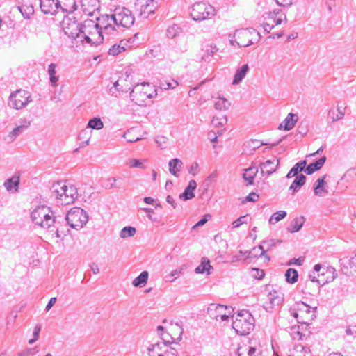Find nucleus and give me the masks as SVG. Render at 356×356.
<instances>
[{"label":"nucleus","mask_w":356,"mask_h":356,"mask_svg":"<svg viewBox=\"0 0 356 356\" xmlns=\"http://www.w3.org/2000/svg\"><path fill=\"white\" fill-rule=\"evenodd\" d=\"M106 20L104 32L108 35H115L120 28H130L134 23L135 17L132 12L124 7H118L111 15L103 17Z\"/></svg>","instance_id":"obj_1"},{"label":"nucleus","mask_w":356,"mask_h":356,"mask_svg":"<svg viewBox=\"0 0 356 356\" xmlns=\"http://www.w3.org/2000/svg\"><path fill=\"white\" fill-rule=\"evenodd\" d=\"M104 33L107 34L104 32V26L102 28L93 20H85L81 30V41L97 45L102 42Z\"/></svg>","instance_id":"obj_2"},{"label":"nucleus","mask_w":356,"mask_h":356,"mask_svg":"<svg viewBox=\"0 0 356 356\" xmlns=\"http://www.w3.org/2000/svg\"><path fill=\"white\" fill-rule=\"evenodd\" d=\"M32 222L44 229H51L58 223V218L49 207L38 206L31 213Z\"/></svg>","instance_id":"obj_3"},{"label":"nucleus","mask_w":356,"mask_h":356,"mask_svg":"<svg viewBox=\"0 0 356 356\" xmlns=\"http://www.w3.org/2000/svg\"><path fill=\"white\" fill-rule=\"evenodd\" d=\"M317 307L312 309L303 302H296L289 309L290 314L299 323L310 324L316 316Z\"/></svg>","instance_id":"obj_4"},{"label":"nucleus","mask_w":356,"mask_h":356,"mask_svg":"<svg viewBox=\"0 0 356 356\" xmlns=\"http://www.w3.org/2000/svg\"><path fill=\"white\" fill-rule=\"evenodd\" d=\"M254 327V318L248 310H241L232 322V327L240 335L248 334Z\"/></svg>","instance_id":"obj_5"},{"label":"nucleus","mask_w":356,"mask_h":356,"mask_svg":"<svg viewBox=\"0 0 356 356\" xmlns=\"http://www.w3.org/2000/svg\"><path fill=\"white\" fill-rule=\"evenodd\" d=\"M234 40H231L232 45L236 44L239 47H248L258 42L261 38L260 33L253 28L239 29L236 31Z\"/></svg>","instance_id":"obj_6"},{"label":"nucleus","mask_w":356,"mask_h":356,"mask_svg":"<svg viewBox=\"0 0 356 356\" xmlns=\"http://www.w3.org/2000/svg\"><path fill=\"white\" fill-rule=\"evenodd\" d=\"M65 220L72 228L79 229L88 222V216L83 209L74 207L67 212Z\"/></svg>","instance_id":"obj_7"},{"label":"nucleus","mask_w":356,"mask_h":356,"mask_svg":"<svg viewBox=\"0 0 356 356\" xmlns=\"http://www.w3.org/2000/svg\"><path fill=\"white\" fill-rule=\"evenodd\" d=\"M215 15V9L207 2L195 3L191 12V16L195 21H202L211 18Z\"/></svg>","instance_id":"obj_8"},{"label":"nucleus","mask_w":356,"mask_h":356,"mask_svg":"<svg viewBox=\"0 0 356 356\" xmlns=\"http://www.w3.org/2000/svg\"><path fill=\"white\" fill-rule=\"evenodd\" d=\"M31 100V96L28 91L17 90L10 94L8 104L10 107L19 110L25 107Z\"/></svg>","instance_id":"obj_9"},{"label":"nucleus","mask_w":356,"mask_h":356,"mask_svg":"<svg viewBox=\"0 0 356 356\" xmlns=\"http://www.w3.org/2000/svg\"><path fill=\"white\" fill-rule=\"evenodd\" d=\"M150 87L149 83H143L140 86L137 85L130 92V98L134 101L136 104H140L144 102L147 97L152 99L157 95V90L154 89L153 93H148L147 88Z\"/></svg>","instance_id":"obj_10"},{"label":"nucleus","mask_w":356,"mask_h":356,"mask_svg":"<svg viewBox=\"0 0 356 356\" xmlns=\"http://www.w3.org/2000/svg\"><path fill=\"white\" fill-rule=\"evenodd\" d=\"M62 29L65 35L72 39L81 38L82 24H79L74 19L65 17L61 24Z\"/></svg>","instance_id":"obj_11"},{"label":"nucleus","mask_w":356,"mask_h":356,"mask_svg":"<svg viewBox=\"0 0 356 356\" xmlns=\"http://www.w3.org/2000/svg\"><path fill=\"white\" fill-rule=\"evenodd\" d=\"M135 7L140 15L147 17L155 13L159 8V3L155 0H137Z\"/></svg>","instance_id":"obj_12"},{"label":"nucleus","mask_w":356,"mask_h":356,"mask_svg":"<svg viewBox=\"0 0 356 356\" xmlns=\"http://www.w3.org/2000/svg\"><path fill=\"white\" fill-rule=\"evenodd\" d=\"M321 286H322L321 277L318 276L317 277L315 274L312 273L309 274V280L305 282L302 291L305 294L314 295L316 292L319 291Z\"/></svg>","instance_id":"obj_13"},{"label":"nucleus","mask_w":356,"mask_h":356,"mask_svg":"<svg viewBox=\"0 0 356 356\" xmlns=\"http://www.w3.org/2000/svg\"><path fill=\"white\" fill-rule=\"evenodd\" d=\"M67 186L66 181H59L52 184L51 187V195L56 200L57 204H60L59 201H63L65 188Z\"/></svg>","instance_id":"obj_14"},{"label":"nucleus","mask_w":356,"mask_h":356,"mask_svg":"<svg viewBox=\"0 0 356 356\" xmlns=\"http://www.w3.org/2000/svg\"><path fill=\"white\" fill-rule=\"evenodd\" d=\"M81 6L86 15L92 16L99 10V0H81Z\"/></svg>","instance_id":"obj_15"},{"label":"nucleus","mask_w":356,"mask_h":356,"mask_svg":"<svg viewBox=\"0 0 356 356\" xmlns=\"http://www.w3.org/2000/svg\"><path fill=\"white\" fill-rule=\"evenodd\" d=\"M327 175H324L319 177L314 184V192L317 196L321 197L328 193L327 184L325 179L327 178Z\"/></svg>","instance_id":"obj_16"},{"label":"nucleus","mask_w":356,"mask_h":356,"mask_svg":"<svg viewBox=\"0 0 356 356\" xmlns=\"http://www.w3.org/2000/svg\"><path fill=\"white\" fill-rule=\"evenodd\" d=\"M19 124L8 135L9 142H13L17 136L22 134V133L30 126L31 122L23 119L19 122Z\"/></svg>","instance_id":"obj_17"},{"label":"nucleus","mask_w":356,"mask_h":356,"mask_svg":"<svg viewBox=\"0 0 356 356\" xmlns=\"http://www.w3.org/2000/svg\"><path fill=\"white\" fill-rule=\"evenodd\" d=\"M40 5L45 14L56 15L58 10L57 0H40Z\"/></svg>","instance_id":"obj_18"},{"label":"nucleus","mask_w":356,"mask_h":356,"mask_svg":"<svg viewBox=\"0 0 356 356\" xmlns=\"http://www.w3.org/2000/svg\"><path fill=\"white\" fill-rule=\"evenodd\" d=\"M287 356H312L309 347L302 344H295L292 348H289L286 352Z\"/></svg>","instance_id":"obj_19"},{"label":"nucleus","mask_w":356,"mask_h":356,"mask_svg":"<svg viewBox=\"0 0 356 356\" xmlns=\"http://www.w3.org/2000/svg\"><path fill=\"white\" fill-rule=\"evenodd\" d=\"M256 341L251 340L249 341V346L241 347L238 349V356H259L260 350H257L254 346Z\"/></svg>","instance_id":"obj_20"},{"label":"nucleus","mask_w":356,"mask_h":356,"mask_svg":"<svg viewBox=\"0 0 356 356\" xmlns=\"http://www.w3.org/2000/svg\"><path fill=\"white\" fill-rule=\"evenodd\" d=\"M65 192L63 201H59L60 204H69L72 203L77 197V189L72 184H67Z\"/></svg>","instance_id":"obj_21"},{"label":"nucleus","mask_w":356,"mask_h":356,"mask_svg":"<svg viewBox=\"0 0 356 356\" xmlns=\"http://www.w3.org/2000/svg\"><path fill=\"white\" fill-rule=\"evenodd\" d=\"M298 120V117L296 114L290 113L287 115V116L282 121V122L279 125L278 129H283L284 130L289 131L294 127Z\"/></svg>","instance_id":"obj_22"},{"label":"nucleus","mask_w":356,"mask_h":356,"mask_svg":"<svg viewBox=\"0 0 356 356\" xmlns=\"http://www.w3.org/2000/svg\"><path fill=\"white\" fill-rule=\"evenodd\" d=\"M166 346L167 344L165 341L152 344L148 348V354L149 356H164Z\"/></svg>","instance_id":"obj_23"},{"label":"nucleus","mask_w":356,"mask_h":356,"mask_svg":"<svg viewBox=\"0 0 356 356\" xmlns=\"http://www.w3.org/2000/svg\"><path fill=\"white\" fill-rule=\"evenodd\" d=\"M197 187L195 180H191L184 191L179 195V198L183 201L191 200L195 197L194 191Z\"/></svg>","instance_id":"obj_24"},{"label":"nucleus","mask_w":356,"mask_h":356,"mask_svg":"<svg viewBox=\"0 0 356 356\" xmlns=\"http://www.w3.org/2000/svg\"><path fill=\"white\" fill-rule=\"evenodd\" d=\"M58 9L63 12L72 13L76 9L75 0H57Z\"/></svg>","instance_id":"obj_25"},{"label":"nucleus","mask_w":356,"mask_h":356,"mask_svg":"<svg viewBox=\"0 0 356 356\" xmlns=\"http://www.w3.org/2000/svg\"><path fill=\"white\" fill-rule=\"evenodd\" d=\"M268 300L273 306H279L284 301V294L280 291L273 290L268 293Z\"/></svg>","instance_id":"obj_26"},{"label":"nucleus","mask_w":356,"mask_h":356,"mask_svg":"<svg viewBox=\"0 0 356 356\" xmlns=\"http://www.w3.org/2000/svg\"><path fill=\"white\" fill-rule=\"evenodd\" d=\"M325 272H323L321 274H318L319 277H321L322 286L326 283L332 282L337 277L336 270L332 267H327L325 269Z\"/></svg>","instance_id":"obj_27"},{"label":"nucleus","mask_w":356,"mask_h":356,"mask_svg":"<svg viewBox=\"0 0 356 356\" xmlns=\"http://www.w3.org/2000/svg\"><path fill=\"white\" fill-rule=\"evenodd\" d=\"M325 161H326V157L323 156L321 158H320L318 160H317L316 161H315L312 163H310L307 167H305V173L307 175H312L314 172L319 170L324 165Z\"/></svg>","instance_id":"obj_28"},{"label":"nucleus","mask_w":356,"mask_h":356,"mask_svg":"<svg viewBox=\"0 0 356 356\" xmlns=\"http://www.w3.org/2000/svg\"><path fill=\"white\" fill-rule=\"evenodd\" d=\"M248 71L249 66L248 64H245L241 67H239L234 74L232 84L238 85V83H240L242 81V80L245 78Z\"/></svg>","instance_id":"obj_29"},{"label":"nucleus","mask_w":356,"mask_h":356,"mask_svg":"<svg viewBox=\"0 0 356 356\" xmlns=\"http://www.w3.org/2000/svg\"><path fill=\"white\" fill-rule=\"evenodd\" d=\"M169 171L175 177H178V173L181 171L183 162L179 159H171L169 163Z\"/></svg>","instance_id":"obj_30"},{"label":"nucleus","mask_w":356,"mask_h":356,"mask_svg":"<svg viewBox=\"0 0 356 356\" xmlns=\"http://www.w3.org/2000/svg\"><path fill=\"white\" fill-rule=\"evenodd\" d=\"M305 222V218L303 216L296 217L290 223L287 227V230L291 233L298 232Z\"/></svg>","instance_id":"obj_31"},{"label":"nucleus","mask_w":356,"mask_h":356,"mask_svg":"<svg viewBox=\"0 0 356 356\" xmlns=\"http://www.w3.org/2000/svg\"><path fill=\"white\" fill-rule=\"evenodd\" d=\"M306 164L307 162L305 160L298 162L288 172V174L286 175V178L290 179L293 177L298 176L297 175L298 174V172L305 170Z\"/></svg>","instance_id":"obj_32"},{"label":"nucleus","mask_w":356,"mask_h":356,"mask_svg":"<svg viewBox=\"0 0 356 356\" xmlns=\"http://www.w3.org/2000/svg\"><path fill=\"white\" fill-rule=\"evenodd\" d=\"M258 172V168L257 167H250L245 170L243 174V178L245 181H248L249 184H253L254 177Z\"/></svg>","instance_id":"obj_33"},{"label":"nucleus","mask_w":356,"mask_h":356,"mask_svg":"<svg viewBox=\"0 0 356 356\" xmlns=\"http://www.w3.org/2000/svg\"><path fill=\"white\" fill-rule=\"evenodd\" d=\"M306 177L300 174L296 176V179L289 187V190L293 191V193L297 192L301 186L305 184Z\"/></svg>","instance_id":"obj_34"},{"label":"nucleus","mask_w":356,"mask_h":356,"mask_svg":"<svg viewBox=\"0 0 356 356\" xmlns=\"http://www.w3.org/2000/svg\"><path fill=\"white\" fill-rule=\"evenodd\" d=\"M267 251L265 250L264 246L259 245L258 247L254 248L252 251L248 252L249 257H264L268 261L270 260V257L266 254Z\"/></svg>","instance_id":"obj_35"},{"label":"nucleus","mask_w":356,"mask_h":356,"mask_svg":"<svg viewBox=\"0 0 356 356\" xmlns=\"http://www.w3.org/2000/svg\"><path fill=\"white\" fill-rule=\"evenodd\" d=\"M280 13H281V10H278L277 11L274 10L273 12L268 13H266L267 17H265V19H267V20L272 19L273 22L274 24H275L276 25H279L283 22V19L281 17H277V15ZM283 15H284V20L286 22L287 19H286L285 14H283Z\"/></svg>","instance_id":"obj_36"},{"label":"nucleus","mask_w":356,"mask_h":356,"mask_svg":"<svg viewBox=\"0 0 356 356\" xmlns=\"http://www.w3.org/2000/svg\"><path fill=\"white\" fill-rule=\"evenodd\" d=\"M227 309V306H224L220 304H211L208 309L207 312L211 315L213 316L214 318H217L218 315H216L214 312L218 313L220 315L223 314L222 312Z\"/></svg>","instance_id":"obj_37"},{"label":"nucleus","mask_w":356,"mask_h":356,"mask_svg":"<svg viewBox=\"0 0 356 356\" xmlns=\"http://www.w3.org/2000/svg\"><path fill=\"white\" fill-rule=\"evenodd\" d=\"M149 273L147 271H143L137 277H136L133 282L132 284L135 287H142L145 286L148 280Z\"/></svg>","instance_id":"obj_38"},{"label":"nucleus","mask_w":356,"mask_h":356,"mask_svg":"<svg viewBox=\"0 0 356 356\" xmlns=\"http://www.w3.org/2000/svg\"><path fill=\"white\" fill-rule=\"evenodd\" d=\"M212 266L210 265L209 260L206 258H202L201 264L195 269V272L197 274L203 273L207 272V274H210L211 269H212Z\"/></svg>","instance_id":"obj_39"},{"label":"nucleus","mask_w":356,"mask_h":356,"mask_svg":"<svg viewBox=\"0 0 356 356\" xmlns=\"http://www.w3.org/2000/svg\"><path fill=\"white\" fill-rule=\"evenodd\" d=\"M345 108H342V107L338 106L336 115H335L334 111L332 108L329 110L328 115L330 117H331L332 122L340 120L344 118Z\"/></svg>","instance_id":"obj_40"},{"label":"nucleus","mask_w":356,"mask_h":356,"mask_svg":"<svg viewBox=\"0 0 356 356\" xmlns=\"http://www.w3.org/2000/svg\"><path fill=\"white\" fill-rule=\"evenodd\" d=\"M56 65L54 63H51L48 67V74L49 75L50 83L51 86H56L57 82L58 81L59 77L56 76Z\"/></svg>","instance_id":"obj_41"},{"label":"nucleus","mask_w":356,"mask_h":356,"mask_svg":"<svg viewBox=\"0 0 356 356\" xmlns=\"http://www.w3.org/2000/svg\"><path fill=\"white\" fill-rule=\"evenodd\" d=\"M205 47V54H203L202 59L206 62H209L214 53L218 51V49L216 45L213 44L207 45Z\"/></svg>","instance_id":"obj_42"},{"label":"nucleus","mask_w":356,"mask_h":356,"mask_svg":"<svg viewBox=\"0 0 356 356\" xmlns=\"http://www.w3.org/2000/svg\"><path fill=\"white\" fill-rule=\"evenodd\" d=\"M19 184V177H12L8 179L4 182V186L7 189V191H10L13 188H17Z\"/></svg>","instance_id":"obj_43"},{"label":"nucleus","mask_w":356,"mask_h":356,"mask_svg":"<svg viewBox=\"0 0 356 356\" xmlns=\"http://www.w3.org/2000/svg\"><path fill=\"white\" fill-rule=\"evenodd\" d=\"M285 277L287 282L293 284L297 282L298 274L296 270L289 268L285 273Z\"/></svg>","instance_id":"obj_44"},{"label":"nucleus","mask_w":356,"mask_h":356,"mask_svg":"<svg viewBox=\"0 0 356 356\" xmlns=\"http://www.w3.org/2000/svg\"><path fill=\"white\" fill-rule=\"evenodd\" d=\"M230 105V102L227 99L219 97L215 102V108L220 111H226L229 108Z\"/></svg>","instance_id":"obj_45"},{"label":"nucleus","mask_w":356,"mask_h":356,"mask_svg":"<svg viewBox=\"0 0 356 356\" xmlns=\"http://www.w3.org/2000/svg\"><path fill=\"white\" fill-rule=\"evenodd\" d=\"M136 232V229L135 227H131V226L124 227L120 231V236L122 238H126L134 236Z\"/></svg>","instance_id":"obj_46"},{"label":"nucleus","mask_w":356,"mask_h":356,"mask_svg":"<svg viewBox=\"0 0 356 356\" xmlns=\"http://www.w3.org/2000/svg\"><path fill=\"white\" fill-rule=\"evenodd\" d=\"M19 10L24 19H30L31 16L34 13V8L31 5L20 6Z\"/></svg>","instance_id":"obj_47"},{"label":"nucleus","mask_w":356,"mask_h":356,"mask_svg":"<svg viewBox=\"0 0 356 356\" xmlns=\"http://www.w3.org/2000/svg\"><path fill=\"white\" fill-rule=\"evenodd\" d=\"M104 124L99 118H93L89 120L88 128L99 130L102 129Z\"/></svg>","instance_id":"obj_48"},{"label":"nucleus","mask_w":356,"mask_h":356,"mask_svg":"<svg viewBox=\"0 0 356 356\" xmlns=\"http://www.w3.org/2000/svg\"><path fill=\"white\" fill-rule=\"evenodd\" d=\"M286 216V212L284 211H279L277 212L274 213L269 219V222L270 224H275L282 219L284 218Z\"/></svg>","instance_id":"obj_49"},{"label":"nucleus","mask_w":356,"mask_h":356,"mask_svg":"<svg viewBox=\"0 0 356 356\" xmlns=\"http://www.w3.org/2000/svg\"><path fill=\"white\" fill-rule=\"evenodd\" d=\"M212 124L216 127H223L227 122V118L226 115L222 117L214 116L212 120Z\"/></svg>","instance_id":"obj_50"},{"label":"nucleus","mask_w":356,"mask_h":356,"mask_svg":"<svg viewBox=\"0 0 356 356\" xmlns=\"http://www.w3.org/2000/svg\"><path fill=\"white\" fill-rule=\"evenodd\" d=\"M125 50L126 47L115 44L109 49L108 54L110 55L116 56Z\"/></svg>","instance_id":"obj_51"},{"label":"nucleus","mask_w":356,"mask_h":356,"mask_svg":"<svg viewBox=\"0 0 356 356\" xmlns=\"http://www.w3.org/2000/svg\"><path fill=\"white\" fill-rule=\"evenodd\" d=\"M184 266H181L179 268L172 270L169 275L166 276L167 281L173 282L177 277L182 274Z\"/></svg>","instance_id":"obj_52"},{"label":"nucleus","mask_w":356,"mask_h":356,"mask_svg":"<svg viewBox=\"0 0 356 356\" xmlns=\"http://www.w3.org/2000/svg\"><path fill=\"white\" fill-rule=\"evenodd\" d=\"M248 219H250V218H249V216L248 215L240 216L238 219H236V220H234L232 222V227L233 228H238L241 225H243L244 223H248Z\"/></svg>","instance_id":"obj_53"},{"label":"nucleus","mask_w":356,"mask_h":356,"mask_svg":"<svg viewBox=\"0 0 356 356\" xmlns=\"http://www.w3.org/2000/svg\"><path fill=\"white\" fill-rule=\"evenodd\" d=\"M277 159H274L273 160H268L265 162H262L260 163V168H261V172L264 175V169L270 168V167H274L276 163H275V161H276Z\"/></svg>","instance_id":"obj_54"},{"label":"nucleus","mask_w":356,"mask_h":356,"mask_svg":"<svg viewBox=\"0 0 356 356\" xmlns=\"http://www.w3.org/2000/svg\"><path fill=\"white\" fill-rule=\"evenodd\" d=\"M179 33V27L177 25H173L167 29V36L170 38L176 37Z\"/></svg>","instance_id":"obj_55"},{"label":"nucleus","mask_w":356,"mask_h":356,"mask_svg":"<svg viewBox=\"0 0 356 356\" xmlns=\"http://www.w3.org/2000/svg\"><path fill=\"white\" fill-rule=\"evenodd\" d=\"M177 86H178V83L175 80H172V82L165 81L161 83L160 88L161 90H168L170 88L174 89Z\"/></svg>","instance_id":"obj_56"},{"label":"nucleus","mask_w":356,"mask_h":356,"mask_svg":"<svg viewBox=\"0 0 356 356\" xmlns=\"http://www.w3.org/2000/svg\"><path fill=\"white\" fill-rule=\"evenodd\" d=\"M282 241H280V240H274V239H270V240H267V241H264L262 242L263 245H266V249L265 250L266 251H269L273 247L275 246L276 243H282Z\"/></svg>","instance_id":"obj_57"},{"label":"nucleus","mask_w":356,"mask_h":356,"mask_svg":"<svg viewBox=\"0 0 356 356\" xmlns=\"http://www.w3.org/2000/svg\"><path fill=\"white\" fill-rule=\"evenodd\" d=\"M167 141L168 138L163 136H157L155 138V142L157 144V145L162 149L166 148L167 147Z\"/></svg>","instance_id":"obj_58"},{"label":"nucleus","mask_w":356,"mask_h":356,"mask_svg":"<svg viewBox=\"0 0 356 356\" xmlns=\"http://www.w3.org/2000/svg\"><path fill=\"white\" fill-rule=\"evenodd\" d=\"M127 163L131 168H138L141 169H144L145 168L142 161L136 159H130Z\"/></svg>","instance_id":"obj_59"},{"label":"nucleus","mask_w":356,"mask_h":356,"mask_svg":"<svg viewBox=\"0 0 356 356\" xmlns=\"http://www.w3.org/2000/svg\"><path fill=\"white\" fill-rule=\"evenodd\" d=\"M40 325H36L35 327H34V330H33V337L34 338L32 339H30L29 341V343L30 344H33L34 342H35L39 337V334H40Z\"/></svg>","instance_id":"obj_60"},{"label":"nucleus","mask_w":356,"mask_h":356,"mask_svg":"<svg viewBox=\"0 0 356 356\" xmlns=\"http://www.w3.org/2000/svg\"><path fill=\"white\" fill-rule=\"evenodd\" d=\"M264 272L263 270H260L258 268H252V275L257 279H262L264 276Z\"/></svg>","instance_id":"obj_61"},{"label":"nucleus","mask_w":356,"mask_h":356,"mask_svg":"<svg viewBox=\"0 0 356 356\" xmlns=\"http://www.w3.org/2000/svg\"><path fill=\"white\" fill-rule=\"evenodd\" d=\"M60 224V222L58 221V224H55V225L51 228V231H54V229H55V234L56 238H61L62 235H65L64 232L61 229V228L58 226Z\"/></svg>","instance_id":"obj_62"},{"label":"nucleus","mask_w":356,"mask_h":356,"mask_svg":"<svg viewBox=\"0 0 356 356\" xmlns=\"http://www.w3.org/2000/svg\"><path fill=\"white\" fill-rule=\"evenodd\" d=\"M346 333L348 336H350L353 338L356 337V326L347 327L346 330Z\"/></svg>","instance_id":"obj_63"},{"label":"nucleus","mask_w":356,"mask_h":356,"mask_svg":"<svg viewBox=\"0 0 356 356\" xmlns=\"http://www.w3.org/2000/svg\"><path fill=\"white\" fill-rule=\"evenodd\" d=\"M164 356H177V352L174 348H168L166 346V349L164 351Z\"/></svg>","instance_id":"obj_64"}]
</instances>
